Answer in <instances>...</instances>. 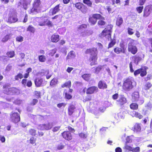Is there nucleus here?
<instances>
[{
	"instance_id": "1",
	"label": "nucleus",
	"mask_w": 152,
	"mask_h": 152,
	"mask_svg": "<svg viewBox=\"0 0 152 152\" xmlns=\"http://www.w3.org/2000/svg\"><path fill=\"white\" fill-rule=\"evenodd\" d=\"M98 51L97 48L93 47L92 48L87 49L85 51V53L89 54L90 56L88 59V61L90 62L91 66L95 65L97 64Z\"/></svg>"
},
{
	"instance_id": "2",
	"label": "nucleus",
	"mask_w": 152,
	"mask_h": 152,
	"mask_svg": "<svg viewBox=\"0 0 152 152\" xmlns=\"http://www.w3.org/2000/svg\"><path fill=\"white\" fill-rule=\"evenodd\" d=\"M113 27V26L112 24H108L102 32L99 34V37L101 38L111 39Z\"/></svg>"
},
{
	"instance_id": "3",
	"label": "nucleus",
	"mask_w": 152,
	"mask_h": 152,
	"mask_svg": "<svg viewBox=\"0 0 152 152\" xmlns=\"http://www.w3.org/2000/svg\"><path fill=\"white\" fill-rule=\"evenodd\" d=\"M132 64V62H130L129 64L130 71L132 73L134 72V74L135 76H136L139 74H140V76L141 77H143L146 75L147 74V69L148 68L147 66H142L140 68L134 71L133 69Z\"/></svg>"
},
{
	"instance_id": "4",
	"label": "nucleus",
	"mask_w": 152,
	"mask_h": 152,
	"mask_svg": "<svg viewBox=\"0 0 152 152\" xmlns=\"http://www.w3.org/2000/svg\"><path fill=\"white\" fill-rule=\"evenodd\" d=\"M87 25L85 24H82L77 27V31H81L80 33V37H87L91 35L93 33V31L90 30H87L82 31L83 29L87 28Z\"/></svg>"
},
{
	"instance_id": "5",
	"label": "nucleus",
	"mask_w": 152,
	"mask_h": 152,
	"mask_svg": "<svg viewBox=\"0 0 152 152\" xmlns=\"http://www.w3.org/2000/svg\"><path fill=\"white\" fill-rule=\"evenodd\" d=\"M133 79L132 77H129L125 79L123 83L122 89L124 91H129L133 88L132 85Z\"/></svg>"
},
{
	"instance_id": "6",
	"label": "nucleus",
	"mask_w": 152,
	"mask_h": 152,
	"mask_svg": "<svg viewBox=\"0 0 152 152\" xmlns=\"http://www.w3.org/2000/svg\"><path fill=\"white\" fill-rule=\"evenodd\" d=\"M127 40H129L130 42L128 45V51L131 54L135 55L138 51L137 47L134 45V42L135 41L131 38H128Z\"/></svg>"
},
{
	"instance_id": "7",
	"label": "nucleus",
	"mask_w": 152,
	"mask_h": 152,
	"mask_svg": "<svg viewBox=\"0 0 152 152\" xmlns=\"http://www.w3.org/2000/svg\"><path fill=\"white\" fill-rule=\"evenodd\" d=\"M104 19V18L101 14L95 13L93 14L91 16H89L88 21L91 25H94L96 23L98 20Z\"/></svg>"
},
{
	"instance_id": "8",
	"label": "nucleus",
	"mask_w": 152,
	"mask_h": 152,
	"mask_svg": "<svg viewBox=\"0 0 152 152\" xmlns=\"http://www.w3.org/2000/svg\"><path fill=\"white\" fill-rule=\"evenodd\" d=\"M120 47H115L114 48V52L117 54H120L121 53H125L126 52V48H125L124 42H121L119 44Z\"/></svg>"
},
{
	"instance_id": "9",
	"label": "nucleus",
	"mask_w": 152,
	"mask_h": 152,
	"mask_svg": "<svg viewBox=\"0 0 152 152\" xmlns=\"http://www.w3.org/2000/svg\"><path fill=\"white\" fill-rule=\"evenodd\" d=\"M18 20V18L17 15L12 12H9L8 15V19L7 22L10 23H14Z\"/></svg>"
},
{
	"instance_id": "10",
	"label": "nucleus",
	"mask_w": 152,
	"mask_h": 152,
	"mask_svg": "<svg viewBox=\"0 0 152 152\" xmlns=\"http://www.w3.org/2000/svg\"><path fill=\"white\" fill-rule=\"evenodd\" d=\"M152 12V7L149 5L145 6L143 11L142 16L143 18H146L149 17Z\"/></svg>"
},
{
	"instance_id": "11",
	"label": "nucleus",
	"mask_w": 152,
	"mask_h": 152,
	"mask_svg": "<svg viewBox=\"0 0 152 152\" xmlns=\"http://www.w3.org/2000/svg\"><path fill=\"white\" fill-rule=\"evenodd\" d=\"M112 98L117 101V103L119 105H122L126 102V99L123 96H112Z\"/></svg>"
},
{
	"instance_id": "12",
	"label": "nucleus",
	"mask_w": 152,
	"mask_h": 152,
	"mask_svg": "<svg viewBox=\"0 0 152 152\" xmlns=\"http://www.w3.org/2000/svg\"><path fill=\"white\" fill-rule=\"evenodd\" d=\"M53 122H47L44 124L39 125L38 129L42 130H48L50 129L53 126Z\"/></svg>"
},
{
	"instance_id": "13",
	"label": "nucleus",
	"mask_w": 152,
	"mask_h": 152,
	"mask_svg": "<svg viewBox=\"0 0 152 152\" xmlns=\"http://www.w3.org/2000/svg\"><path fill=\"white\" fill-rule=\"evenodd\" d=\"M73 5L83 13H85L87 11L86 7L82 3L78 2L75 4H73Z\"/></svg>"
},
{
	"instance_id": "14",
	"label": "nucleus",
	"mask_w": 152,
	"mask_h": 152,
	"mask_svg": "<svg viewBox=\"0 0 152 152\" xmlns=\"http://www.w3.org/2000/svg\"><path fill=\"white\" fill-rule=\"evenodd\" d=\"M20 116L17 113H14L10 114V120L14 123H16L20 121Z\"/></svg>"
},
{
	"instance_id": "15",
	"label": "nucleus",
	"mask_w": 152,
	"mask_h": 152,
	"mask_svg": "<svg viewBox=\"0 0 152 152\" xmlns=\"http://www.w3.org/2000/svg\"><path fill=\"white\" fill-rule=\"evenodd\" d=\"M31 2V0H20L18 3V6L22 5L23 8L26 10L28 8V6L30 4Z\"/></svg>"
},
{
	"instance_id": "16",
	"label": "nucleus",
	"mask_w": 152,
	"mask_h": 152,
	"mask_svg": "<svg viewBox=\"0 0 152 152\" xmlns=\"http://www.w3.org/2000/svg\"><path fill=\"white\" fill-rule=\"evenodd\" d=\"M126 112L124 110H122L117 114H115L114 115V118L116 121H118L120 119L124 118Z\"/></svg>"
},
{
	"instance_id": "17",
	"label": "nucleus",
	"mask_w": 152,
	"mask_h": 152,
	"mask_svg": "<svg viewBox=\"0 0 152 152\" xmlns=\"http://www.w3.org/2000/svg\"><path fill=\"white\" fill-rule=\"evenodd\" d=\"M98 91L97 87L96 86H92L88 88L87 90L86 93L87 94H92Z\"/></svg>"
},
{
	"instance_id": "18",
	"label": "nucleus",
	"mask_w": 152,
	"mask_h": 152,
	"mask_svg": "<svg viewBox=\"0 0 152 152\" xmlns=\"http://www.w3.org/2000/svg\"><path fill=\"white\" fill-rule=\"evenodd\" d=\"M62 134L63 138L67 140H70L72 138L71 133L69 132H64Z\"/></svg>"
},
{
	"instance_id": "19",
	"label": "nucleus",
	"mask_w": 152,
	"mask_h": 152,
	"mask_svg": "<svg viewBox=\"0 0 152 152\" xmlns=\"http://www.w3.org/2000/svg\"><path fill=\"white\" fill-rule=\"evenodd\" d=\"M59 35L55 34H52L50 37V39L51 42L53 43H57L59 40Z\"/></svg>"
},
{
	"instance_id": "20",
	"label": "nucleus",
	"mask_w": 152,
	"mask_h": 152,
	"mask_svg": "<svg viewBox=\"0 0 152 152\" xmlns=\"http://www.w3.org/2000/svg\"><path fill=\"white\" fill-rule=\"evenodd\" d=\"M98 86L99 89H106L107 87V86L106 82L102 80H100L98 84Z\"/></svg>"
},
{
	"instance_id": "21",
	"label": "nucleus",
	"mask_w": 152,
	"mask_h": 152,
	"mask_svg": "<svg viewBox=\"0 0 152 152\" xmlns=\"http://www.w3.org/2000/svg\"><path fill=\"white\" fill-rule=\"evenodd\" d=\"M132 57L133 59L134 63L137 65H138L139 62L142 59L141 57L138 55H134Z\"/></svg>"
},
{
	"instance_id": "22",
	"label": "nucleus",
	"mask_w": 152,
	"mask_h": 152,
	"mask_svg": "<svg viewBox=\"0 0 152 152\" xmlns=\"http://www.w3.org/2000/svg\"><path fill=\"white\" fill-rule=\"evenodd\" d=\"M43 82V79L41 77H37L34 80L35 84L37 87L41 86Z\"/></svg>"
},
{
	"instance_id": "23",
	"label": "nucleus",
	"mask_w": 152,
	"mask_h": 152,
	"mask_svg": "<svg viewBox=\"0 0 152 152\" xmlns=\"http://www.w3.org/2000/svg\"><path fill=\"white\" fill-rule=\"evenodd\" d=\"M105 108L104 107H100L99 109V110H95L94 111H93V113L96 116V118H98L99 116V115L100 114L99 111L103 112L105 110Z\"/></svg>"
},
{
	"instance_id": "24",
	"label": "nucleus",
	"mask_w": 152,
	"mask_h": 152,
	"mask_svg": "<svg viewBox=\"0 0 152 152\" xmlns=\"http://www.w3.org/2000/svg\"><path fill=\"white\" fill-rule=\"evenodd\" d=\"M75 52L73 50H72L68 53L66 57V59H72L75 58Z\"/></svg>"
},
{
	"instance_id": "25",
	"label": "nucleus",
	"mask_w": 152,
	"mask_h": 152,
	"mask_svg": "<svg viewBox=\"0 0 152 152\" xmlns=\"http://www.w3.org/2000/svg\"><path fill=\"white\" fill-rule=\"evenodd\" d=\"M141 129V125L140 124L137 123L134 126L133 130L136 132H140Z\"/></svg>"
},
{
	"instance_id": "26",
	"label": "nucleus",
	"mask_w": 152,
	"mask_h": 152,
	"mask_svg": "<svg viewBox=\"0 0 152 152\" xmlns=\"http://www.w3.org/2000/svg\"><path fill=\"white\" fill-rule=\"evenodd\" d=\"M104 19H100L98 21L97 24L98 26L100 27H104L106 25V23L103 20Z\"/></svg>"
},
{
	"instance_id": "27",
	"label": "nucleus",
	"mask_w": 152,
	"mask_h": 152,
	"mask_svg": "<svg viewBox=\"0 0 152 152\" xmlns=\"http://www.w3.org/2000/svg\"><path fill=\"white\" fill-rule=\"evenodd\" d=\"M123 23V20L121 17H118L116 21V25L118 27H120Z\"/></svg>"
},
{
	"instance_id": "28",
	"label": "nucleus",
	"mask_w": 152,
	"mask_h": 152,
	"mask_svg": "<svg viewBox=\"0 0 152 152\" xmlns=\"http://www.w3.org/2000/svg\"><path fill=\"white\" fill-rule=\"evenodd\" d=\"M51 14L53 15L58 12L59 10V4H58L52 9Z\"/></svg>"
},
{
	"instance_id": "29",
	"label": "nucleus",
	"mask_w": 152,
	"mask_h": 152,
	"mask_svg": "<svg viewBox=\"0 0 152 152\" xmlns=\"http://www.w3.org/2000/svg\"><path fill=\"white\" fill-rule=\"evenodd\" d=\"M46 19L44 18H40L38 21L39 25L40 26H45Z\"/></svg>"
},
{
	"instance_id": "30",
	"label": "nucleus",
	"mask_w": 152,
	"mask_h": 152,
	"mask_svg": "<svg viewBox=\"0 0 152 152\" xmlns=\"http://www.w3.org/2000/svg\"><path fill=\"white\" fill-rule=\"evenodd\" d=\"M133 114L131 113L130 114L132 117H135L138 118L140 119L142 118L143 117L142 115L140 114V113L137 112L135 111H133L132 112Z\"/></svg>"
},
{
	"instance_id": "31",
	"label": "nucleus",
	"mask_w": 152,
	"mask_h": 152,
	"mask_svg": "<svg viewBox=\"0 0 152 152\" xmlns=\"http://www.w3.org/2000/svg\"><path fill=\"white\" fill-rule=\"evenodd\" d=\"M12 34H8L6 35L1 40V42H7L11 37Z\"/></svg>"
},
{
	"instance_id": "32",
	"label": "nucleus",
	"mask_w": 152,
	"mask_h": 152,
	"mask_svg": "<svg viewBox=\"0 0 152 152\" xmlns=\"http://www.w3.org/2000/svg\"><path fill=\"white\" fill-rule=\"evenodd\" d=\"M71 86V82L69 80L65 82L61 85L62 88L67 87L69 88Z\"/></svg>"
},
{
	"instance_id": "33",
	"label": "nucleus",
	"mask_w": 152,
	"mask_h": 152,
	"mask_svg": "<svg viewBox=\"0 0 152 152\" xmlns=\"http://www.w3.org/2000/svg\"><path fill=\"white\" fill-rule=\"evenodd\" d=\"M116 43V40L115 39H111L110 40V42L108 45L107 49H109L113 47L115 44Z\"/></svg>"
},
{
	"instance_id": "34",
	"label": "nucleus",
	"mask_w": 152,
	"mask_h": 152,
	"mask_svg": "<svg viewBox=\"0 0 152 152\" xmlns=\"http://www.w3.org/2000/svg\"><path fill=\"white\" fill-rule=\"evenodd\" d=\"M6 55L8 57L12 58L14 56L15 52L14 51H8L6 53Z\"/></svg>"
},
{
	"instance_id": "35",
	"label": "nucleus",
	"mask_w": 152,
	"mask_h": 152,
	"mask_svg": "<svg viewBox=\"0 0 152 152\" xmlns=\"http://www.w3.org/2000/svg\"><path fill=\"white\" fill-rule=\"evenodd\" d=\"M58 80L56 78H53L50 82V85L52 86H54L57 83Z\"/></svg>"
},
{
	"instance_id": "36",
	"label": "nucleus",
	"mask_w": 152,
	"mask_h": 152,
	"mask_svg": "<svg viewBox=\"0 0 152 152\" xmlns=\"http://www.w3.org/2000/svg\"><path fill=\"white\" fill-rule=\"evenodd\" d=\"M75 109V107L73 105L70 106L68 108V113L69 115H71L74 111V110Z\"/></svg>"
},
{
	"instance_id": "37",
	"label": "nucleus",
	"mask_w": 152,
	"mask_h": 152,
	"mask_svg": "<svg viewBox=\"0 0 152 152\" xmlns=\"http://www.w3.org/2000/svg\"><path fill=\"white\" fill-rule=\"evenodd\" d=\"M35 28L31 25L28 26L26 29V31H29L32 33H34L35 31Z\"/></svg>"
},
{
	"instance_id": "38",
	"label": "nucleus",
	"mask_w": 152,
	"mask_h": 152,
	"mask_svg": "<svg viewBox=\"0 0 152 152\" xmlns=\"http://www.w3.org/2000/svg\"><path fill=\"white\" fill-rule=\"evenodd\" d=\"M40 0H35L33 4V6L39 8L40 7Z\"/></svg>"
},
{
	"instance_id": "39",
	"label": "nucleus",
	"mask_w": 152,
	"mask_h": 152,
	"mask_svg": "<svg viewBox=\"0 0 152 152\" xmlns=\"http://www.w3.org/2000/svg\"><path fill=\"white\" fill-rule=\"evenodd\" d=\"M38 59L40 62H44L45 61L46 58L45 56L41 55L38 56Z\"/></svg>"
},
{
	"instance_id": "40",
	"label": "nucleus",
	"mask_w": 152,
	"mask_h": 152,
	"mask_svg": "<svg viewBox=\"0 0 152 152\" xmlns=\"http://www.w3.org/2000/svg\"><path fill=\"white\" fill-rule=\"evenodd\" d=\"M91 75L89 74H85L82 75V77L86 80H89Z\"/></svg>"
},
{
	"instance_id": "41",
	"label": "nucleus",
	"mask_w": 152,
	"mask_h": 152,
	"mask_svg": "<svg viewBox=\"0 0 152 152\" xmlns=\"http://www.w3.org/2000/svg\"><path fill=\"white\" fill-rule=\"evenodd\" d=\"M143 9V6H140L136 8V10L137 13L139 14L141 13Z\"/></svg>"
},
{
	"instance_id": "42",
	"label": "nucleus",
	"mask_w": 152,
	"mask_h": 152,
	"mask_svg": "<svg viewBox=\"0 0 152 152\" xmlns=\"http://www.w3.org/2000/svg\"><path fill=\"white\" fill-rule=\"evenodd\" d=\"M45 20V26L49 27H52L53 26V24L51 21L48 19H46Z\"/></svg>"
},
{
	"instance_id": "43",
	"label": "nucleus",
	"mask_w": 152,
	"mask_h": 152,
	"mask_svg": "<svg viewBox=\"0 0 152 152\" xmlns=\"http://www.w3.org/2000/svg\"><path fill=\"white\" fill-rule=\"evenodd\" d=\"M130 107L133 110H137L138 108V105L136 103H133L130 105Z\"/></svg>"
},
{
	"instance_id": "44",
	"label": "nucleus",
	"mask_w": 152,
	"mask_h": 152,
	"mask_svg": "<svg viewBox=\"0 0 152 152\" xmlns=\"http://www.w3.org/2000/svg\"><path fill=\"white\" fill-rule=\"evenodd\" d=\"M83 2L88 6L90 7H92V2L90 0H83Z\"/></svg>"
},
{
	"instance_id": "45",
	"label": "nucleus",
	"mask_w": 152,
	"mask_h": 152,
	"mask_svg": "<svg viewBox=\"0 0 152 152\" xmlns=\"http://www.w3.org/2000/svg\"><path fill=\"white\" fill-rule=\"evenodd\" d=\"M39 8L33 6V7L30 10L29 13H33L34 12H38V10Z\"/></svg>"
},
{
	"instance_id": "46",
	"label": "nucleus",
	"mask_w": 152,
	"mask_h": 152,
	"mask_svg": "<svg viewBox=\"0 0 152 152\" xmlns=\"http://www.w3.org/2000/svg\"><path fill=\"white\" fill-rule=\"evenodd\" d=\"M23 75L20 73H19L15 76V79L16 80H18L19 79H21L23 77Z\"/></svg>"
},
{
	"instance_id": "47",
	"label": "nucleus",
	"mask_w": 152,
	"mask_h": 152,
	"mask_svg": "<svg viewBox=\"0 0 152 152\" xmlns=\"http://www.w3.org/2000/svg\"><path fill=\"white\" fill-rule=\"evenodd\" d=\"M102 66H98L94 70V73L98 74L102 70Z\"/></svg>"
},
{
	"instance_id": "48",
	"label": "nucleus",
	"mask_w": 152,
	"mask_h": 152,
	"mask_svg": "<svg viewBox=\"0 0 152 152\" xmlns=\"http://www.w3.org/2000/svg\"><path fill=\"white\" fill-rule=\"evenodd\" d=\"M152 84L149 82L147 83L144 86V88L145 90L149 89L152 86Z\"/></svg>"
},
{
	"instance_id": "49",
	"label": "nucleus",
	"mask_w": 152,
	"mask_h": 152,
	"mask_svg": "<svg viewBox=\"0 0 152 152\" xmlns=\"http://www.w3.org/2000/svg\"><path fill=\"white\" fill-rule=\"evenodd\" d=\"M73 90L71 88H69V91H67L66 90H65L64 93L65 95H70V94L72 92Z\"/></svg>"
},
{
	"instance_id": "50",
	"label": "nucleus",
	"mask_w": 152,
	"mask_h": 152,
	"mask_svg": "<svg viewBox=\"0 0 152 152\" xmlns=\"http://www.w3.org/2000/svg\"><path fill=\"white\" fill-rule=\"evenodd\" d=\"M127 30L128 34L129 35H131L134 34V32L133 31V30L132 28L128 27L127 28Z\"/></svg>"
},
{
	"instance_id": "51",
	"label": "nucleus",
	"mask_w": 152,
	"mask_h": 152,
	"mask_svg": "<svg viewBox=\"0 0 152 152\" xmlns=\"http://www.w3.org/2000/svg\"><path fill=\"white\" fill-rule=\"evenodd\" d=\"M133 137L132 135L128 136L126 139V142L130 143L132 141V137Z\"/></svg>"
},
{
	"instance_id": "52",
	"label": "nucleus",
	"mask_w": 152,
	"mask_h": 152,
	"mask_svg": "<svg viewBox=\"0 0 152 152\" xmlns=\"http://www.w3.org/2000/svg\"><path fill=\"white\" fill-rule=\"evenodd\" d=\"M132 96V100L133 101H138L140 96Z\"/></svg>"
},
{
	"instance_id": "53",
	"label": "nucleus",
	"mask_w": 152,
	"mask_h": 152,
	"mask_svg": "<svg viewBox=\"0 0 152 152\" xmlns=\"http://www.w3.org/2000/svg\"><path fill=\"white\" fill-rule=\"evenodd\" d=\"M148 41L151 45V47L149 48V51L152 53V38L148 39Z\"/></svg>"
},
{
	"instance_id": "54",
	"label": "nucleus",
	"mask_w": 152,
	"mask_h": 152,
	"mask_svg": "<svg viewBox=\"0 0 152 152\" xmlns=\"http://www.w3.org/2000/svg\"><path fill=\"white\" fill-rule=\"evenodd\" d=\"M56 49H53L50 51L49 54L50 56H53L56 53Z\"/></svg>"
},
{
	"instance_id": "55",
	"label": "nucleus",
	"mask_w": 152,
	"mask_h": 152,
	"mask_svg": "<svg viewBox=\"0 0 152 152\" xmlns=\"http://www.w3.org/2000/svg\"><path fill=\"white\" fill-rule=\"evenodd\" d=\"M12 92L13 93V94H18L19 92V90L17 88H13L11 90Z\"/></svg>"
},
{
	"instance_id": "56",
	"label": "nucleus",
	"mask_w": 152,
	"mask_h": 152,
	"mask_svg": "<svg viewBox=\"0 0 152 152\" xmlns=\"http://www.w3.org/2000/svg\"><path fill=\"white\" fill-rule=\"evenodd\" d=\"M16 40L17 41L21 42L23 41V38L22 36H18L16 38Z\"/></svg>"
},
{
	"instance_id": "57",
	"label": "nucleus",
	"mask_w": 152,
	"mask_h": 152,
	"mask_svg": "<svg viewBox=\"0 0 152 152\" xmlns=\"http://www.w3.org/2000/svg\"><path fill=\"white\" fill-rule=\"evenodd\" d=\"M29 133L31 135L35 136L36 134V131L34 129H31L29 130Z\"/></svg>"
},
{
	"instance_id": "58",
	"label": "nucleus",
	"mask_w": 152,
	"mask_h": 152,
	"mask_svg": "<svg viewBox=\"0 0 152 152\" xmlns=\"http://www.w3.org/2000/svg\"><path fill=\"white\" fill-rule=\"evenodd\" d=\"M124 148L127 151H132L133 148L131 146L127 145V144H126L124 146Z\"/></svg>"
},
{
	"instance_id": "59",
	"label": "nucleus",
	"mask_w": 152,
	"mask_h": 152,
	"mask_svg": "<svg viewBox=\"0 0 152 152\" xmlns=\"http://www.w3.org/2000/svg\"><path fill=\"white\" fill-rule=\"evenodd\" d=\"M147 0H139L138 4L140 6H143L146 2Z\"/></svg>"
},
{
	"instance_id": "60",
	"label": "nucleus",
	"mask_w": 152,
	"mask_h": 152,
	"mask_svg": "<svg viewBox=\"0 0 152 152\" xmlns=\"http://www.w3.org/2000/svg\"><path fill=\"white\" fill-rule=\"evenodd\" d=\"M140 104H142L144 102L143 99L141 97L139 96V99L137 101Z\"/></svg>"
},
{
	"instance_id": "61",
	"label": "nucleus",
	"mask_w": 152,
	"mask_h": 152,
	"mask_svg": "<svg viewBox=\"0 0 152 152\" xmlns=\"http://www.w3.org/2000/svg\"><path fill=\"white\" fill-rule=\"evenodd\" d=\"M132 152H140V148L137 147L135 148H133L132 151Z\"/></svg>"
},
{
	"instance_id": "62",
	"label": "nucleus",
	"mask_w": 152,
	"mask_h": 152,
	"mask_svg": "<svg viewBox=\"0 0 152 152\" xmlns=\"http://www.w3.org/2000/svg\"><path fill=\"white\" fill-rule=\"evenodd\" d=\"M83 101H86L89 100L91 99L90 96H85L83 97Z\"/></svg>"
},
{
	"instance_id": "63",
	"label": "nucleus",
	"mask_w": 152,
	"mask_h": 152,
	"mask_svg": "<svg viewBox=\"0 0 152 152\" xmlns=\"http://www.w3.org/2000/svg\"><path fill=\"white\" fill-rule=\"evenodd\" d=\"M79 135L80 137L84 139L86 138L87 137V135L83 133H80L79 134Z\"/></svg>"
},
{
	"instance_id": "64",
	"label": "nucleus",
	"mask_w": 152,
	"mask_h": 152,
	"mask_svg": "<svg viewBox=\"0 0 152 152\" xmlns=\"http://www.w3.org/2000/svg\"><path fill=\"white\" fill-rule=\"evenodd\" d=\"M12 66L10 65V64L8 65L6 67V71H10L12 68Z\"/></svg>"
}]
</instances>
